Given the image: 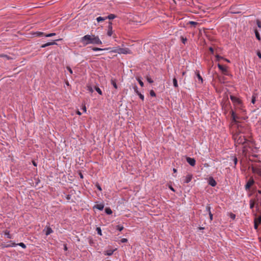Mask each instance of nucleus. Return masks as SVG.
I'll list each match as a JSON object with an SVG mask.
<instances>
[{
  "label": "nucleus",
  "instance_id": "obj_31",
  "mask_svg": "<svg viewBox=\"0 0 261 261\" xmlns=\"http://www.w3.org/2000/svg\"><path fill=\"white\" fill-rule=\"evenodd\" d=\"M96 230L97 232V233L100 235V236H102V231H101V229L100 227H97L96 229Z\"/></svg>",
  "mask_w": 261,
  "mask_h": 261
},
{
  "label": "nucleus",
  "instance_id": "obj_46",
  "mask_svg": "<svg viewBox=\"0 0 261 261\" xmlns=\"http://www.w3.org/2000/svg\"><path fill=\"white\" fill-rule=\"evenodd\" d=\"M254 227L255 229L257 230L258 229V224L257 223L256 220H254Z\"/></svg>",
  "mask_w": 261,
  "mask_h": 261
},
{
  "label": "nucleus",
  "instance_id": "obj_37",
  "mask_svg": "<svg viewBox=\"0 0 261 261\" xmlns=\"http://www.w3.org/2000/svg\"><path fill=\"white\" fill-rule=\"evenodd\" d=\"M205 209H206V211L208 212V213L209 214L210 213V212H211V206H210V204H207L206 206V207H205Z\"/></svg>",
  "mask_w": 261,
  "mask_h": 261
},
{
  "label": "nucleus",
  "instance_id": "obj_9",
  "mask_svg": "<svg viewBox=\"0 0 261 261\" xmlns=\"http://www.w3.org/2000/svg\"><path fill=\"white\" fill-rule=\"evenodd\" d=\"M186 161L191 166H194L195 165L196 161L194 158L187 157Z\"/></svg>",
  "mask_w": 261,
  "mask_h": 261
},
{
  "label": "nucleus",
  "instance_id": "obj_23",
  "mask_svg": "<svg viewBox=\"0 0 261 261\" xmlns=\"http://www.w3.org/2000/svg\"><path fill=\"white\" fill-rule=\"evenodd\" d=\"M111 84L114 87V88H115L116 89H117L118 88V86H117V85L116 84V82L115 80L111 79Z\"/></svg>",
  "mask_w": 261,
  "mask_h": 261
},
{
  "label": "nucleus",
  "instance_id": "obj_64",
  "mask_svg": "<svg viewBox=\"0 0 261 261\" xmlns=\"http://www.w3.org/2000/svg\"><path fill=\"white\" fill-rule=\"evenodd\" d=\"M80 177H81V178H83V174H82L81 173H80Z\"/></svg>",
  "mask_w": 261,
  "mask_h": 261
},
{
  "label": "nucleus",
  "instance_id": "obj_3",
  "mask_svg": "<svg viewBox=\"0 0 261 261\" xmlns=\"http://www.w3.org/2000/svg\"><path fill=\"white\" fill-rule=\"evenodd\" d=\"M230 98L233 103L234 105L237 107L238 109H242L243 107V104L242 101L240 99L233 95H230Z\"/></svg>",
  "mask_w": 261,
  "mask_h": 261
},
{
  "label": "nucleus",
  "instance_id": "obj_2",
  "mask_svg": "<svg viewBox=\"0 0 261 261\" xmlns=\"http://www.w3.org/2000/svg\"><path fill=\"white\" fill-rule=\"evenodd\" d=\"M230 114H231V120L232 123L238 124V128L239 131L241 132L242 130V128L243 126L242 125L238 124L239 121H238V119L239 118V117L237 115L234 111L232 109L230 111Z\"/></svg>",
  "mask_w": 261,
  "mask_h": 261
},
{
  "label": "nucleus",
  "instance_id": "obj_54",
  "mask_svg": "<svg viewBox=\"0 0 261 261\" xmlns=\"http://www.w3.org/2000/svg\"><path fill=\"white\" fill-rule=\"evenodd\" d=\"M257 55L259 59H261V53L260 52V51L258 50L257 51Z\"/></svg>",
  "mask_w": 261,
  "mask_h": 261
},
{
  "label": "nucleus",
  "instance_id": "obj_55",
  "mask_svg": "<svg viewBox=\"0 0 261 261\" xmlns=\"http://www.w3.org/2000/svg\"><path fill=\"white\" fill-rule=\"evenodd\" d=\"M209 50L211 51V53L213 54L214 53V50L212 47H209Z\"/></svg>",
  "mask_w": 261,
  "mask_h": 261
},
{
  "label": "nucleus",
  "instance_id": "obj_15",
  "mask_svg": "<svg viewBox=\"0 0 261 261\" xmlns=\"http://www.w3.org/2000/svg\"><path fill=\"white\" fill-rule=\"evenodd\" d=\"M16 246V244L15 243L12 242L11 241L9 242V244L4 245L3 246V248H9L11 247H14Z\"/></svg>",
  "mask_w": 261,
  "mask_h": 261
},
{
  "label": "nucleus",
  "instance_id": "obj_59",
  "mask_svg": "<svg viewBox=\"0 0 261 261\" xmlns=\"http://www.w3.org/2000/svg\"><path fill=\"white\" fill-rule=\"evenodd\" d=\"M33 165H34V166H36H36H37V163H36L35 161H33Z\"/></svg>",
  "mask_w": 261,
  "mask_h": 261
},
{
  "label": "nucleus",
  "instance_id": "obj_50",
  "mask_svg": "<svg viewBox=\"0 0 261 261\" xmlns=\"http://www.w3.org/2000/svg\"><path fill=\"white\" fill-rule=\"evenodd\" d=\"M208 215H209V216H210V219L212 221L213 220V215L212 212H210V213L208 214Z\"/></svg>",
  "mask_w": 261,
  "mask_h": 261
},
{
  "label": "nucleus",
  "instance_id": "obj_6",
  "mask_svg": "<svg viewBox=\"0 0 261 261\" xmlns=\"http://www.w3.org/2000/svg\"><path fill=\"white\" fill-rule=\"evenodd\" d=\"M254 184V180L253 178L251 177L247 181L245 185V189L247 191H249L251 187Z\"/></svg>",
  "mask_w": 261,
  "mask_h": 261
},
{
  "label": "nucleus",
  "instance_id": "obj_41",
  "mask_svg": "<svg viewBox=\"0 0 261 261\" xmlns=\"http://www.w3.org/2000/svg\"><path fill=\"white\" fill-rule=\"evenodd\" d=\"M255 101H256V97H255V95L254 94L252 97L251 102L253 104H254L255 103Z\"/></svg>",
  "mask_w": 261,
  "mask_h": 261
},
{
  "label": "nucleus",
  "instance_id": "obj_20",
  "mask_svg": "<svg viewBox=\"0 0 261 261\" xmlns=\"http://www.w3.org/2000/svg\"><path fill=\"white\" fill-rule=\"evenodd\" d=\"M116 15L113 14H110L108 16H106V19H109L110 20L113 19L116 17Z\"/></svg>",
  "mask_w": 261,
  "mask_h": 261
},
{
  "label": "nucleus",
  "instance_id": "obj_48",
  "mask_svg": "<svg viewBox=\"0 0 261 261\" xmlns=\"http://www.w3.org/2000/svg\"><path fill=\"white\" fill-rule=\"evenodd\" d=\"M1 57H6L8 60H10V59H12L10 57L8 56L7 55H1Z\"/></svg>",
  "mask_w": 261,
  "mask_h": 261
},
{
  "label": "nucleus",
  "instance_id": "obj_8",
  "mask_svg": "<svg viewBox=\"0 0 261 261\" xmlns=\"http://www.w3.org/2000/svg\"><path fill=\"white\" fill-rule=\"evenodd\" d=\"M112 34H113L112 23V22L109 21V25L108 26L107 35L109 36H111Z\"/></svg>",
  "mask_w": 261,
  "mask_h": 261
},
{
  "label": "nucleus",
  "instance_id": "obj_53",
  "mask_svg": "<svg viewBox=\"0 0 261 261\" xmlns=\"http://www.w3.org/2000/svg\"><path fill=\"white\" fill-rule=\"evenodd\" d=\"M189 23L193 25H195L197 24V23L196 22L192 21H190Z\"/></svg>",
  "mask_w": 261,
  "mask_h": 261
},
{
  "label": "nucleus",
  "instance_id": "obj_44",
  "mask_svg": "<svg viewBox=\"0 0 261 261\" xmlns=\"http://www.w3.org/2000/svg\"><path fill=\"white\" fill-rule=\"evenodd\" d=\"M256 24L259 28L261 29V22L259 19L256 20Z\"/></svg>",
  "mask_w": 261,
  "mask_h": 261
},
{
  "label": "nucleus",
  "instance_id": "obj_14",
  "mask_svg": "<svg viewBox=\"0 0 261 261\" xmlns=\"http://www.w3.org/2000/svg\"><path fill=\"white\" fill-rule=\"evenodd\" d=\"M103 208H104V204H103V203L97 204L93 206V208H96L100 211H102L103 209Z\"/></svg>",
  "mask_w": 261,
  "mask_h": 261
},
{
  "label": "nucleus",
  "instance_id": "obj_36",
  "mask_svg": "<svg viewBox=\"0 0 261 261\" xmlns=\"http://www.w3.org/2000/svg\"><path fill=\"white\" fill-rule=\"evenodd\" d=\"M16 245H18L24 249L26 248V245L23 243H19L16 244Z\"/></svg>",
  "mask_w": 261,
  "mask_h": 261
},
{
  "label": "nucleus",
  "instance_id": "obj_4",
  "mask_svg": "<svg viewBox=\"0 0 261 261\" xmlns=\"http://www.w3.org/2000/svg\"><path fill=\"white\" fill-rule=\"evenodd\" d=\"M234 139L235 142L239 144H244L246 143L247 140L245 138L244 136L241 135L239 133L234 136Z\"/></svg>",
  "mask_w": 261,
  "mask_h": 261
},
{
  "label": "nucleus",
  "instance_id": "obj_42",
  "mask_svg": "<svg viewBox=\"0 0 261 261\" xmlns=\"http://www.w3.org/2000/svg\"><path fill=\"white\" fill-rule=\"evenodd\" d=\"M87 90L89 92H90L91 93H93V89L92 87L91 86H87Z\"/></svg>",
  "mask_w": 261,
  "mask_h": 261
},
{
  "label": "nucleus",
  "instance_id": "obj_24",
  "mask_svg": "<svg viewBox=\"0 0 261 261\" xmlns=\"http://www.w3.org/2000/svg\"><path fill=\"white\" fill-rule=\"evenodd\" d=\"M105 211L107 215H111L112 214V211L110 207H106L105 209Z\"/></svg>",
  "mask_w": 261,
  "mask_h": 261
},
{
  "label": "nucleus",
  "instance_id": "obj_56",
  "mask_svg": "<svg viewBox=\"0 0 261 261\" xmlns=\"http://www.w3.org/2000/svg\"><path fill=\"white\" fill-rule=\"evenodd\" d=\"M169 188L171 191L175 192L174 189L171 186H169Z\"/></svg>",
  "mask_w": 261,
  "mask_h": 261
},
{
  "label": "nucleus",
  "instance_id": "obj_26",
  "mask_svg": "<svg viewBox=\"0 0 261 261\" xmlns=\"http://www.w3.org/2000/svg\"><path fill=\"white\" fill-rule=\"evenodd\" d=\"M106 19V17L99 16V17H98L96 18V20H97L98 22H101V21H103L105 20Z\"/></svg>",
  "mask_w": 261,
  "mask_h": 261
},
{
  "label": "nucleus",
  "instance_id": "obj_43",
  "mask_svg": "<svg viewBox=\"0 0 261 261\" xmlns=\"http://www.w3.org/2000/svg\"><path fill=\"white\" fill-rule=\"evenodd\" d=\"M95 186L99 191H102L101 187H100V185L98 183H96Z\"/></svg>",
  "mask_w": 261,
  "mask_h": 261
},
{
  "label": "nucleus",
  "instance_id": "obj_34",
  "mask_svg": "<svg viewBox=\"0 0 261 261\" xmlns=\"http://www.w3.org/2000/svg\"><path fill=\"white\" fill-rule=\"evenodd\" d=\"M146 80H147V82L150 84H152L153 83V81L151 79V78L150 77H149L148 76H147Z\"/></svg>",
  "mask_w": 261,
  "mask_h": 261
},
{
  "label": "nucleus",
  "instance_id": "obj_38",
  "mask_svg": "<svg viewBox=\"0 0 261 261\" xmlns=\"http://www.w3.org/2000/svg\"><path fill=\"white\" fill-rule=\"evenodd\" d=\"M56 35V33H49L45 34V36L46 37H50Z\"/></svg>",
  "mask_w": 261,
  "mask_h": 261
},
{
  "label": "nucleus",
  "instance_id": "obj_12",
  "mask_svg": "<svg viewBox=\"0 0 261 261\" xmlns=\"http://www.w3.org/2000/svg\"><path fill=\"white\" fill-rule=\"evenodd\" d=\"M59 40H54L52 42H47L46 43H45L44 44H42L41 46V48H44V47H46L47 46H50V45H55V44H57V43H56V41H58Z\"/></svg>",
  "mask_w": 261,
  "mask_h": 261
},
{
  "label": "nucleus",
  "instance_id": "obj_29",
  "mask_svg": "<svg viewBox=\"0 0 261 261\" xmlns=\"http://www.w3.org/2000/svg\"><path fill=\"white\" fill-rule=\"evenodd\" d=\"M136 79H137V81L139 82L140 85L141 87H143L144 86V83L142 81V80H141L140 77H136Z\"/></svg>",
  "mask_w": 261,
  "mask_h": 261
},
{
  "label": "nucleus",
  "instance_id": "obj_40",
  "mask_svg": "<svg viewBox=\"0 0 261 261\" xmlns=\"http://www.w3.org/2000/svg\"><path fill=\"white\" fill-rule=\"evenodd\" d=\"M149 93L151 96L155 97L156 96V94L153 90H150Z\"/></svg>",
  "mask_w": 261,
  "mask_h": 261
},
{
  "label": "nucleus",
  "instance_id": "obj_58",
  "mask_svg": "<svg viewBox=\"0 0 261 261\" xmlns=\"http://www.w3.org/2000/svg\"><path fill=\"white\" fill-rule=\"evenodd\" d=\"M70 196H71L70 195H67L66 196V199L69 200L70 199Z\"/></svg>",
  "mask_w": 261,
  "mask_h": 261
},
{
  "label": "nucleus",
  "instance_id": "obj_22",
  "mask_svg": "<svg viewBox=\"0 0 261 261\" xmlns=\"http://www.w3.org/2000/svg\"><path fill=\"white\" fill-rule=\"evenodd\" d=\"M34 34L36 35V36H38L39 37L45 36V34L44 33L41 32H36L34 33Z\"/></svg>",
  "mask_w": 261,
  "mask_h": 261
},
{
  "label": "nucleus",
  "instance_id": "obj_25",
  "mask_svg": "<svg viewBox=\"0 0 261 261\" xmlns=\"http://www.w3.org/2000/svg\"><path fill=\"white\" fill-rule=\"evenodd\" d=\"M173 86L177 88L178 87V84H177V79L175 78V77H174L173 79Z\"/></svg>",
  "mask_w": 261,
  "mask_h": 261
},
{
  "label": "nucleus",
  "instance_id": "obj_5",
  "mask_svg": "<svg viewBox=\"0 0 261 261\" xmlns=\"http://www.w3.org/2000/svg\"><path fill=\"white\" fill-rule=\"evenodd\" d=\"M111 51L123 54H127L130 53V50L129 49L127 48H120L119 47H115L114 49L112 50Z\"/></svg>",
  "mask_w": 261,
  "mask_h": 261
},
{
  "label": "nucleus",
  "instance_id": "obj_63",
  "mask_svg": "<svg viewBox=\"0 0 261 261\" xmlns=\"http://www.w3.org/2000/svg\"><path fill=\"white\" fill-rule=\"evenodd\" d=\"M64 249L65 250H66L67 249V247L66 246V245H64Z\"/></svg>",
  "mask_w": 261,
  "mask_h": 261
},
{
  "label": "nucleus",
  "instance_id": "obj_45",
  "mask_svg": "<svg viewBox=\"0 0 261 261\" xmlns=\"http://www.w3.org/2000/svg\"><path fill=\"white\" fill-rule=\"evenodd\" d=\"M5 235L7 236V237L9 239H11L12 238V236L9 233V232L8 231V232H5Z\"/></svg>",
  "mask_w": 261,
  "mask_h": 261
},
{
  "label": "nucleus",
  "instance_id": "obj_51",
  "mask_svg": "<svg viewBox=\"0 0 261 261\" xmlns=\"http://www.w3.org/2000/svg\"><path fill=\"white\" fill-rule=\"evenodd\" d=\"M67 69L69 71V72H70V74H72V73H73L72 70L70 67L67 66Z\"/></svg>",
  "mask_w": 261,
  "mask_h": 261
},
{
  "label": "nucleus",
  "instance_id": "obj_18",
  "mask_svg": "<svg viewBox=\"0 0 261 261\" xmlns=\"http://www.w3.org/2000/svg\"><path fill=\"white\" fill-rule=\"evenodd\" d=\"M254 33H255L256 38L258 41H260L261 40V37H260V34H259L258 31L256 29H255Z\"/></svg>",
  "mask_w": 261,
  "mask_h": 261
},
{
  "label": "nucleus",
  "instance_id": "obj_19",
  "mask_svg": "<svg viewBox=\"0 0 261 261\" xmlns=\"http://www.w3.org/2000/svg\"><path fill=\"white\" fill-rule=\"evenodd\" d=\"M110 49V48H98L96 47H92V49L94 51H100V50H108Z\"/></svg>",
  "mask_w": 261,
  "mask_h": 261
},
{
  "label": "nucleus",
  "instance_id": "obj_60",
  "mask_svg": "<svg viewBox=\"0 0 261 261\" xmlns=\"http://www.w3.org/2000/svg\"><path fill=\"white\" fill-rule=\"evenodd\" d=\"M76 114L77 115H82V113L79 111H77Z\"/></svg>",
  "mask_w": 261,
  "mask_h": 261
},
{
  "label": "nucleus",
  "instance_id": "obj_33",
  "mask_svg": "<svg viewBox=\"0 0 261 261\" xmlns=\"http://www.w3.org/2000/svg\"><path fill=\"white\" fill-rule=\"evenodd\" d=\"M116 229L119 231H121L124 229V227L123 226L118 225L116 226Z\"/></svg>",
  "mask_w": 261,
  "mask_h": 261
},
{
  "label": "nucleus",
  "instance_id": "obj_10",
  "mask_svg": "<svg viewBox=\"0 0 261 261\" xmlns=\"http://www.w3.org/2000/svg\"><path fill=\"white\" fill-rule=\"evenodd\" d=\"M208 183L210 186L212 187H215L217 185L216 180L214 179L213 177H209L208 180Z\"/></svg>",
  "mask_w": 261,
  "mask_h": 261
},
{
  "label": "nucleus",
  "instance_id": "obj_61",
  "mask_svg": "<svg viewBox=\"0 0 261 261\" xmlns=\"http://www.w3.org/2000/svg\"><path fill=\"white\" fill-rule=\"evenodd\" d=\"M223 60L225 61H226L227 62H228L229 63L230 62V61L227 59H225V58H224Z\"/></svg>",
  "mask_w": 261,
  "mask_h": 261
},
{
  "label": "nucleus",
  "instance_id": "obj_1",
  "mask_svg": "<svg viewBox=\"0 0 261 261\" xmlns=\"http://www.w3.org/2000/svg\"><path fill=\"white\" fill-rule=\"evenodd\" d=\"M80 42L83 44V46L91 44L94 45H101L102 42L98 36L94 35H86L80 39Z\"/></svg>",
  "mask_w": 261,
  "mask_h": 261
},
{
  "label": "nucleus",
  "instance_id": "obj_57",
  "mask_svg": "<svg viewBox=\"0 0 261 261\" xmlns=\"http://www.w3.org/2000/svg\"><path fill=\"white\" fill-rule=\"evenodd\" d=\"M82 109L84 112H86V107L85 106H84Z\"/></svg>",
  "mask_w": 261,
  "mask_h": 261
},
{
  "label": "nucleus",
  "instance_id": "obj_16",
  "mask_svg": "<svg viewBox=\"0 0 261 261\" xmlns=\"http://www.w3.org/2000/svg\"><path fill=\"white\" fill-rule=\"evenodd\" d=\"M115 250L114 249V250H109L105 251H104V254L105 255L111 256L113 254Z\"/></svg>",
  "mask_w": 261,
  "mask_h": 261
},
{
  "label": "nucleus",
  "instance_id": "obj_28",
  "mask_svg": "<svg viewBox=\"0 0 261 261\" xmlns=\"http://www.w3.org/2000/svg\"><path fill=\"white\" fill-rule=\"evenodd\" d=\"M231 158L234 163V167H235L238 163V159L236 156H232Z\"/></svg>",
  "mask_w": 261,
  "mask_h": 261
},
{
  "label": "nucleus",
  "instance_id": "obj_47",
  "mask_svg": "<svg viewBox=\"0 0 261 261\" xmlns=\"http://www.w3.org/2000/svg\"><path fill=\"white\" fill-rule=\"evenodd\" d=\"M230 217L232 220H234L236 218V215L233 214V213H230Z\"/></svg>",
  "mask_w": 261,
  "mask_h": 261
},
{
  "label": "nucleus",
  "instance_id": "obj_49",
  "mask_svg": "<svg viewBox=\"0 0 261 261\" xmlns=\"http://www.w3.org/2000/svg\"><path fill=\"white\" fill-rule=\"evenodd\" d=\"M121 241V243H126V242L128 241V240H127V239L123 238V239H122L121 240V241Z\"/></svg>",
  "mask_w": 261,
  "mask_h": 261
},
{
  "label": "nucleus",
  "instance_id": "obj_11",
  "mask_svg": "<svg viewBox=\"0 0 261 261\" xmlns=\"http://www.w3.org/2000/svg\"><path fill=\"white\" fill-rule=\"evenodd\" d=\"M218 67L219 69L225 75H227V70L226 67H224L223 65L220 64H218Z\"/></svg>",
  "mask_w": 261,
  "mask_h": 261
},
{
  "label": "nucleus",
  "instance_id": "obj_39",
  "mask_svg": "<svg viewBox=\"0 0 261 261\" xmlns=\"http://www.w3.org/2000/svg\"><path fill=\"white\" fill-rule=\"evenodd\" d=\"M137 95L139 96V98L142 100H144V96L143 94H142L140 92L138 93Z\"/></svg>",
  "mask_w": 261,
  "mask_h": 261
},
{
  "label": "nucleus",
  "instance_id": "obj_30",
  "mask_svg": "<svg viewBox=\"0 0 261 261\" xmlns=\"http://www.w3.org/2000/svg\"><path fill=\"white\" fill-rule=\"evenodd\" d=\"M133 88L134 90V91L135 92V93L137 94L138 93H140V92L138 91V87L135 84L134 85H133Z\"/></svg>",
  "mask_w": 261,
  "mask_h": 261
},
{
  "label": "nucleus",
  "instance_id": "obj_17",
  "mask_svg": "<svg viewBox=\"0 0 261 261\" xmlns=\"http://www.w3.org/2000/svg\"><path fill=\"white\" fill-rule=\"evenodd\" d=\"M196 75L198 80L200 81V83L202 84L203 83V79L202 76L200 75L199 71H196Z\"/></svg>",
  "mask_w": 261,
  "mask_h": 261
},
{
  "label": "nucleus",
  "instance_id": "obj_21",
  "mask_svg": "<svg viewBox=\"0 0 261 261\" xmlns=\"http://www.w3.org/2000/svg\"><path fill=\"white\" fill-rule=\"evenodd\" d=\"M53 232L52 229L49 227H47L46 228V230L45 231V235L46 236H48L49 234H50L51 233H52Z\"/></svg>",
  "mask_w": 261,
  "mask_h": 261
},
{
  "label": "nucleus",
  "instance_id": "obj_52",
  "mask_svg": "<svg viewBox=\"0 0 261 261\" xmlns=\"http://www.w3.org/2000/svg\"><path fill=\"white\" fill-rule=\"evenodd\" d=\"M256 222L257 221L259 223L261 224V216H259L257 218V219H255Z\"/></svg>",
  "mask_w": 261,
  "mask_h": 261
},
{
  "label": "nucleus",
  "instance_id": "obj_62",
  "mask_svg": "<svg viewBox=\"0 0 261 261\" xmlns=\"http://www.w3.org/2000/svg\"><path fill=\"white\" fill-rule=\"evenodd\" d=\"M173 171L174 173H176L177 172V170L175 168L173 169Z\"/></svg>",
  "mask_w": 261,
  "mask_h": 261
},
{
  "label": "nucleus",
  "instance_id": "obj_7",
  "mask_svg": "<svg viewBox=\"0 0 261 261\" xmlns=\"http://www.w3.org/2000/svg\"><path fill=\"white\" fill-rule=\"evenodd\" d=\"M258 199H251L250 200V208L251 209H253L255 206V204H256V208H258Z\"/></svg>",
  "mask_w": 261,
  "mask_h": 261
},
{
  "label": "nucleus",
  "instance_id": "obj_32",
  "mask_svg": "<svg viewBox=\"0 0 261 261\" xmlns=\"http://www.w3.org/2000/svg\"><path fill=\"white\" fill-rule=\"evenodd\" d=\"M180 39H181V41L182 42V43L185 44L186 42H187V39L186 38H185V37H184L183 36H181L180 37Z\"/></svg>",
  "mask_w": 261,
  "mask_h": 261
},
{
  "label": "nucleus",
  "instance_id": "obj_13",
  "mask_svg": "<svg viewBox=\"0 0 261 261\" xmlns=\"http://www.w3.org/2000/svg\"><path fill=\"white\" fill-rule=\"evenodd\" d=\"M192 177H193L192 174H188L186 176V178H185V180H184V182L185 183H187V184L189 183L192 180Z\"/></svg>",
  "mask_w": 261,
  "mask_h": 261
},
{
  "label": "nucleus",
  "instance_id": "obj_35",
  "mask_svg": "<svg viewBox=\"0 0 261 261\" xmlns=\"http://www.w3.org/2000/svg\"><path fill=\"white\" fill-rule=\"evenodd\" d=\"M215 57H216V61H219L220 60H221V59H224V58H223V57H221V56H219V55H216V56H215Z\"/></svg>",
  "mask_w": 261,
  "mask_h": 261
},
{
  "label": "nucleus",
  "instance_id": "obj_27",
  "mask_svg": "<svg viewBox=\"0 0 261 261\" xmlns=\"http://www.w3.org/2000/svg\"><path fill=\"white\" fill-rule=\"evenodd\" d=\"M94 89L99 94L102 95V92L98 87L95 86Z\"/></svg>",
  "mask_w": 261,
  "mask_h": 261
}]
</instances>
